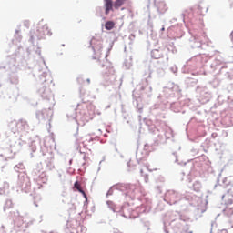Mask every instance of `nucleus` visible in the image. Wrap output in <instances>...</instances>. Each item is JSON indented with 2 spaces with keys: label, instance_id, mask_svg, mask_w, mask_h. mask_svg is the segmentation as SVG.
Instances as JSON below:
<instances>
[{
  "label": "nucleus",
  "instance_id": "1",
  "mask_svg": "<svg viewBox=\"0 0 233 233\" xmlns=\"http://www.w3.org/2000/svg\"><path fill=\"white\" fill-rule=\"evenodd\" d=\"M45 35H50V30H48V25H46L38 27V29L32 34V37H36L37 39H43Z\"/></svg>",
  "mask_w": 233,
  "mask_h": 233
},
{
  "label": "nucleus",
  "instance_id": "2",
  "mask_svg": "<svg viewBox=\"0 0 233 233\" xmlns=\"http://www.w3.org/2000/svg\"><path fill=\"white\" fill-rule=\"evenodd\" d=\"M104 77L106 81L109 83H114V81L117 79V76H116V73L113 69H108L107 72L105 73Z\"/></svg>",
  "mask_w": 233,
  "mask_h": 233
},
{
  "label": "nucleus",
  "instance_id": "3",
  "mask_svg": "<svg viewBox=\"0 0 233 233\" xmlns=\"http://www.w3.org/2000/svg\"><path fill=\"white\" fill-rule=\"evenodd\" d=\"M222 200L224 201L225 205H232L233 203V193L231 190H228L227 193H225L222 196Z\"/></svg>",
  "mask_w": 233,
  "mask_h": 233
},
{
  "label": "nucleus",
  "instance_id": "4",
  "mask_svg": "<svg viewBox=\"0 0 233 233\" xmlns=\"http://www.w3.org/2000/svg\"><path fill=\"white\" fill-rule=\"evenodd\" d=\"M104 8L106 15H108L110 11L114 10V3L112 0H104Z\"/></svg>",
  "mask_w": 233,
  "mask_h": 233
},
{
  "label": "nucleus",
  "instance_id": "5",
  "mask_svg": "<svg viewBox=\"0 0 233 233\" xmlns=\"http://www.w3.org/2000/svg\"><path fill=\"white\" fill-rule=\"evenodd\" d=\"M166 198L171 203H176V199H177V193L174 190H169L166 193Z\"/></svg>",
  "mask_w": 233,
  "mask_h": 233
},
{
  "label": "nucleus",
  "instance_id": "6",
  "mask_svg": "<svg viewBox=\"0 0 233 233\" xmlns=\"http://www.w3.org/2000/svg\"><path fill=\"white\" fill-rule=\"evenodd\" d=\"M224 216H227V218H232L233 216V207L230 205H226L225 208L223 209Z\"/></svg>",
  "mask_w": 233,
  "mask_h": 233
},
{
  "label": "nucleus",
  "instance_id": "7",
  "mask_svg": "<svg viewBox=\"0 0 233 233\" xmlns=\"http://www.w3.org/2000/svg\"><path fill=\"white\" fill-rule=\"evenodd\" d=\"M74 188H76V190H78V192H80V194H82L84 196L86 201L88 199L86 193H85V191L82 190L81 184H79V182H77V181L75 182Z\"/></svg>",
  "mask_w": 233,
  "mask_h": 233
},
{
  "label": "nucleus",
  "instance_id": "8",
  "mask_svg": "<svg viewBox=\"0 0 233 233\" xmlns=\"http://www.w3.org/2000/svg\"><path fill=\"white\" fill-rule=\"evenodd\" d=\"M122 5H125V0H116V2L113 4V6L115 10H119Z\"/></svg>",
  "mask_w": 233,
  "mask_h": 233
},
{
  "label": "nucleus",
  "instance_id": "9",
  "mask_svg": "<svg viewBox=\"0 0 233 233\" xmlns=\"http://www.w3.org/2000/svg\"><path fill=\"white\" fill-rule=\"evenodd\" d=\"M116 26V24L112 21H107L105 25L106 30H112Z\"/></svg>",
  "mask_w": 233,
  "mask_h": 233
},
{
  "label": "nucleus",
  "instance_id": "10",
  "mask_svg": "<svg viewBox=\"0 0 233 233\" xmlns=\"http://www.w3.org/2000/svg\"><path fill=\"white\" fill-rule=\"evenodd\" d=\"M161 6L164 7V10L163 11H160L161 13L163 12H167V5L165 4H161Z\"/></svg>",
  "mask_w": 233,
  "mask_h": 233
},
{
  "label": "nucleus",
  "instance_id": "11",
  "mask_svg": "<svg viewBox=\"0 0 233 233\" xmlns=\"http://www.w3.org/2000/svg\"><path fill=\"white\" fill-rule=\"evenodd\" d=\"M87 82H89V83H90V79H87Z\"/></svg>",
  "mask_w": 233,
  "mask_h": 233
},
{
  "label": "nucleus",
  "instance_id": "12",
  "mask_svg": "<svg viewBox=\"0 0 233 233\" xmlns=\"http://www.w3.org/2000/svg\"><path fill=\"white\" fill-rule=\"evenodd\" d=\"M223 232L227 233V230H223Z\"/></svg>",
  "mask_w": 233,
  "mask_h": 233
}]
</instances>
